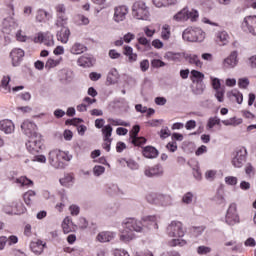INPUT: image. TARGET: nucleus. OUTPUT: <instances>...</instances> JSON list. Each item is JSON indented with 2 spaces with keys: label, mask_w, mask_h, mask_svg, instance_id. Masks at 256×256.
Returning a JSON list of instances; mask_svg holds the SVG:
<instances>
[{
  "label": "nucleus",
  "mask_w": 256,
  "mask_h": 256,
  "mask_svg": "<svg viewBox=\"0 0 256 256\" xmlns=\"http://www.w3.org/2000/svg\"><path fill=\"white\" fill-rule=\"evenodd\" d=\"M54 9L56 15H59L61 13H67V6H65V4L63 3L56 4Z\"/></svg>",
  "instance_id": "6e6d98bb"
},
{
  "label": "nucleus",
  "mask_w": 256,
  "mask_h": 256,
  "mask_svg": "<svg viewBox=\"0 0 256 256\" xmlns=\"http://www.w3.org/2000/svg\"><path fill=\"white\" fill-rule=\"evenodd\" d=\"M187 230L181 221H172L166 228V234L171 237L172 240L168 242L169 247H185L187 240L182 239L185 237Z\"/></svg>",
  "instance_id": "f03ea898"
},
{
  "label": "nucleus",
  "mask_w": 256,
  "mask_h": 256,
  "mask_svg": "<svg viewBox=\"0 0 256 256\" xmlns=\"http://www.w3.org/2000/svg\"><path fill=\"white\" fill-rule=\"evenodd\" d=\"M16 183L20 185V187H33V182L31 181V179L27 178L26 176L17 178Z\"/></svg>",
  "instance_id": "ea45409f"
},
{
  "label": "nucleus",
  "mask_w": 256,
  "mask_h": 256,
  "mask_svg": "<svg viewBox=\"0 0 256 256\" xmlns=\"http://www.w3.org/2000/svg\"><path fill=\"white\" fill-rule=\"evenodd\" d=\"M237 51H233L230 53V55L225 58L222 62L224 69H235L237 67V64L239 63V59Z\"/></svg>",
  "instance_id": "2eb2a0df"
},
{
  "label": "nucleus",
  "mask_w": 256,
  "mask_h": 256,
  "mask_svg": "<svg viewBox=\"0 0 256 256\" xmlns=\"http://www.w3.org/2000/svg\"><path fill=\"white\" fill-rule=\"evenodd\" d=\"M4 24L12 29H17V27H19V20L16 19L15 15L10 14L4 19Z\"/></svg>",
  "instance_id": "c756f323"
},
{
  "label": "nucleus",
  "mask_w": 256,
  "mask_h": 256,
  "mask_svg": "<svg viewBox=\"0 0 256 256\" xmlns=\"http://www.w3.org/2000/svg\"><path fill=\"white\" fill-rule=\"evenodd\" d=\"M241 29L244 33L256 36V16H246L241 23Z\"/></svg>",
  "instance_id": "6e6552de"
},
{
  "label": "nucleus",
  "mask_w": 256,
  "mask_h": 256,
  "mask_svg": "<svg viewBox=\"0 0 256 256\" xmlns=\"http://www.w3.org/2000/svg\"><path fill=\"white\" fill-rule=\"evenodd\" d=\"M195 201V194L193 192H187L182 196V203L184 205H191Z\"/></svg>",
  "instance_id": "a19ab883"
},
{
  "label": "nucleus",
  "mask_w": 256,
  "mask_h": 256,
  "mask_svg": "<svg viewBox=\"0 0 256 256\" xmlns=\"http://www.w3.org/2000/svg\"><path fill=\"white\" fill-rule=\"evenodd\" d=\"M115 237H117V233L111 231H103L96 236V240H98L99 243H109L113 241Z\"/></svg>",
  "instance_id": "aec40b11"
},
{
  "label": "nucleus",
  "mask_w": 256,
  "mask_h": 256,
  "mask_svg": "<svg viewBox=\"0 0 256 256\" xmlns=\"http://www.w3.org/2000/svg\"><path fill=\"white\" fill-rule=\"evenodd\" d=\"M171 136V130H169V127H164L160 131V137L161 139H167V137Z\"/></svg>",
  "instance_id": "680f3d73"
},
{
  "label": "nucleus",
  "mask_w": 256,
  "mask_h": 256,
  "mask_svg": "<svg viewBox=\"0 0 256 256\" xmlns=\"http://www.w3.org/2000/svg\"><path fill=\"white\" fill-rule=\"evenodd\" d=\"M0 131L5 133V135H11V133H15V124L9 119L1 120Z\"/></svg>",
  "instance_id": "6ab92c4d"
},
{
  "label": "nucleus",
  "mask_w": 256,
  "mask_h": 256,
  "mask_svg": "<svg viewBox=\"0 0 256 256\" xmlns=\"http://www.w3.org/2000/svg\"><path fill=\"white\" fill-rule=\"evenodd\" d=\"M132 16L134 19L149 21L151 17L149 6L143 1H136L132 6Z\"/></svg>",
  "instance_id": "20e7f679"
},
{
  "label": "nucleus",
  "mask_w": 256,
  "mask_h": 256,
  "mask_svg": "<svg viewBox=\"0 0 256 256\" xmlns=\"http://www.w3.org/2000/svg\"><path fill=\"white\" fill-rule=\"evenodd\" d=\"M182 38L189 43H203L205 41V32L201 28H187L184 30Z\"/></svg>",
  "instance_id": "39448f33"
},
{
  "label": "nucleus",
  "mask_w": 256,
  "mask_h": 256,
  "mask_svg": "<svg viewBox=\"0 0 256 256\" xmlns=\"http://www.w3.org/2000/svg\"><path fill=\"white\" fill-rule=\"evenodd\" d=\"M125 163L127 165V167L129 169H131L132 171H137V169H139V163H137L135 160L133 159H129V160H125Z\"/></svg>",
  "instance_id": "603ef678"
},
{
  "label": "nucleus",
  "mask_w": 256,
  "mask_h": 256,
  "mask_svg": "<svg viewBox=\"0 0 256 256\" xmlns=\"http://www.w3.org/2000/svg\"><path fill=\"white\" fill-rule=\"evenodd\" d=\"M93 173L96 177H100V175H103L105 173V167L95 166L93 169Z\"/></svg>",
  "instance_id": "69168bd1"
},
{
  "label": "nucleus",
  "mask_w": 256,
  "mask_h": 256,
  "mask_svg": "<svg viewBox=\"0 0 256 256\" xmlns=\"http://www.w3.org/2000/svg\"><path fill=\"white\" fill-rule=\"evenodd\" d=\"M69 23V16L67 12L56 14L55 27H65Z\"/></svg>",
  "instance_id": "a878e982"
},
{
  "label": "nucleus",
  "mask_w": 256,
  "mask_h": 256,
  "mask_svg": "<svg viewBox=\"0 0 256 256\" xmlns=\"http://www.w3.org/2000/svg\"><path fill=\"white\" fill-rule=\"evenodd\" d=\"M210 79H211V83H212V87H213L214 91L223 89L221 87V80H219V78H215V77L211 76Z\"/></svg>",
  "instance_id": "4d7b16f0"
},
{
  "label": "nucleus",
  "mask_w": 256,
  "mask_h": 256,
  "mask_svg": "<svg viewBox=\"0 0 256 256\" xmlns=\"http://www.w3.org/2000/svg\"><path fill=\"white\" fill-rule=\"evenodd\" d=\"M142 153L146 159H155L159 155V151H157L153 146L144 147Z\"/></svg>",
  "instance_id": "bb28decb"
},
{
  "label": "nucleus",
  "mask_w": 256,
  "mask_h": 256,
  "mask_svg": "<svg viewBox=\"0 0 256 256\" xmlns=\"http://www.w3.org/2000/svg\"><path fill=\"white\" fill-rule=\"evenodd\" d=\"M58 76L62 83H71L73 81V71L69 69L60 70Z\"/></svg>",
  "instance_id": "393cba45"
},
{
  "label": "nucleus",
  "mask_w": 256,
  "mask_h": 256,
  "mask_svg": "<svg viewBox=\"0 0 256 256\" xmlns=\"http://www.w3.org/2000/svg\"><path fill=\"white\" fill-rule=\"evenodd\" d=\"M42 147L43 141L41 140V134L30 137L26 142V149H28L29 153H39Z\"/></svg>",
  "instance_id": "9d476101"
},
{
  "label": "nucleus",
  "mask_w": 256,
  "mask_h": 256,
  "mask_svg": "<svg viewBox=\"0 0 256 256\" xmlns=\"http://www.w3.org/2000/svg\"><path fill=\"white\" fill-rule=\"evenodd\" d=\"M173 20L179 22L189 21V16L187 15V7L180 10L173 16Z\"/></svg>",
  "instance_id": "cd10ccee"
},
{
  "label": "nucleus",
  "mask_w": 256,
  "mask_h": 256,
  "mask_svg": "<svg viewBox=\"0 0 256 256\" xmlns=\"http://www.w3.org/2000/svg\"><path fill=\"white\" fill-rule=\"evenodd\" d=\"M225 221L227 225H237L239 223V214L237 213V204L232 203L226 212Z\"/></svg>",
  "instance_id": "9b49d317"
},
{
  "label": "nucleus",
  "mask_w": 256,
  "mask_h": 256,
  "mask_svg": "<svg viewBox=\"0 0 256 256\" xmlns=\"http://www.w3.org/2000/svg\"><path fill=\"white\" fill-rule=\"evenodd\" d=\"M228 97H230V99H232V101H236V103H238V105H241V103H243V94H241L237 90H233L232 92H230L228 94Z\"/></svg>",
  "instance_id": "e433bc0d"
},
{
  "label": "nucleus",
  "mask_w": 256,
  "mask_h": 256,
  "mask_svg": "<svg viewBox=\"0 0 256 256\" xmlns=\"http://www.w3.org/2000/svg\"><path fill=\"white\" fill-rule=\"evenodd\" d=\"M118 79H119V72L117 71V69L110 70V72L108 73V76H107V83L109 85H115V83H117Z\"/></svg>",
  "instance_id": "2f4dec72"
},
{
  "label": "nucleus",
  "mask_w": 256,
  "mask_h": 256,
  "mask_svg": "<svg viewBox=\"0 0 256 256\" xmlns=\"http://www.w3.org/2000/svg\"><path fill=\"white\" fill-rule=\"evenodd\" d=\"M71 159H73V156L65 151L56 149L49 152L48 161L54 169H63V167H65V163L63 161H70Z\"/></svg>",
  "instance_id": "7ed1b4c3"
},
{
  "label": "nucleus",
  "mask_w": 256,
  "mask_h": 256,
  "mask_svg": "<svg viewBox=\"0 0 256 256\" xmlns=\"http://www.w3.org/2000/svg\"><path fill=\"white\" fill-rule=\"evenodd\" d=\"M58 29L56 33L57 40L63 44L69 43V37H71V30L67 26H56Z\"/></svg>",
  "instance_id": "dca6fc26"
},
{
  "label": "nucleus",
  "mask_w": 256,
  "mask_h": 256,
  "mask_svg": "<svg viewBox=\"0 0 256 256\" xmlns=\"http://www.w3.org/2000/svg\"><path fill=\"white\" fill-rule=\"evenodd\" d=\"M141 130V128L139 127V125H135L131 132H130V138L131 141H133V139L137 138V135H139V131Z\"/></svg>",
  "instance_id": "e2e57ef3"
},
{
  "label": "nucleus",
  "mask_w": 256,
  "mask_h": 256,
  "mask_svg": "<svg viewBox=\"0 0 256 256\" xmlns=\"http://www.w3.org/2000/svg\"><path fill=\"white\" fill-rule=\"evenodd\" d=\"M103 139H113L111 135H113V127L111 125H106L102 129Z\"/></svg>",
  "instance_id": "49530a36"
},
{
  "label": "nucleus",
  "mask_w": 256,
  "mask_h": 256,
  "mask_svg": "<svg viewBox=\"0 0 256 256\" xmlns=\"http://www.w3.org/2000/svg\"><path fill=\"white\" fill-rule=\"evenodd\" d=\"M215 41L220 46L227 45L229 43V34L225 30L218 31L215 33Z\"/></svg>",
  "instance_id": "4be33fe9"
},
{
  "label": "nucleus",
  "mask_w": 256,
  "mask_h": 256,
  "mask_svg": "<svg viewBox=\"0 0 256 256\" xmlns=\"http://www.w3.org/2000/svg\"><path fill=\"white\" fill-rule=\"evenodd\" d=\"M15 37L16 41L19 43H27V41H29V36H27V34H25L21 29L17 30Z\"/></svg>",
  "instance_id": "79ce46f5"
},
{
  "label": "nucleus",
  "mask_w": 256,
  "mask_h": 256,
  "mask_svg": "<svg viewBox=\"0 0 256 256\" xmlns=\"http://www.w3.org/2000/svg\"><path fill=\"white\" fill-rule=\"evenodd\" d=\"M147 201L154 205H161L162 207H169L173 205V197L169 194H149Z\"/></svg>",
  "instance_id": "423d86ee"
},
{
  "label": "nucleus",
  "mask_w": 256,
  "mask_h": 256,
  "mask_svg": "<svg viewBox=\"0 0 256 256\" xmlns=\"http://www.w3.org/2000/svg\"><path fill=\"white\" fill-rule=\"evenodd\" d=\"M71 218L66 217L62 222V229L65 234L71 233Z\"/></svg>",
  "instance_id": "de8ad7c7"
},
{
  "label": "nucleus",
  "mask_w": 256,
  "mask_h": 256,
  "mask_svg": "<svg viewBox=\"0 0 256 256\" xmlns=\"http://www.w3.org/2000/svg\"><path fill=\"white\" fill-rule=\"evenodd\" d=\"M77 63L80 67H93L95 59L89 54H84L78 59Z\"/></svg>",
  "instance_id": "b1692460"
},
{
  "label": "nucleus",
  "mask_w": 256,
  "mask_h": 256,
  "mask_svg": "<svg viewBox=\"0 0 256 256\" xmlns=\"http://www.w3.org/2000/svg\"><path fill=\"white\" fill-rule=\"evenodd\" d=\"M35 43H44L46 47H53L55 45V40L51 32H39L34 38Z\"/></svg>",
  "instance_id": "ddd939ff"
},
{
  "label": "nucleus",
  "mask_w": 256,
  "mask_h": 256,
  "mask_svg": "<svg viewBox=\"0 0 256 256\" xmlns=\"http://www.w3.org/2000/svg\"><path fill=\"white\" fill-rule=\"evenodd\" d=\"M197 253H198V255H207V254L211 253V247L199 246L197 248Z\"/></svg>",
  "instance_id": "bf43d9fd"
},
{
  "label": "nucleus",
  "mask_w": 256,
  "mask_h": 256,
  "mask_svg": "<svg viewBox=\"0 0 256 256\" xmlns=\"http://www.w3.org/2000/svg\"><path fill=\"white\" fill-rule=\"evenodd\" d=\"M11 82V76H3L1 80V87L4 91V93H11V87L9 86V83Z\"/></svg>",
  "instance_id": "58836bf2"
},
{
  "label": "nucleus",
  "mask_w": 256,
  "mask_h": 256,
  "mask_svg": "<svg viewBox=\"0 0 256 256\" xmlns=\"http://www.w3.org/2000/svg\"><path fill=\"white\" fill-rule=\"evenodd\" d=\"M186 61H188L190 65H195V67H203V62H201L199 56H197L196 54L186 55Z\"/></svg>",
  "instance_id": "c85d7f7f"
},
{
  "label": "nucleus",
  "mask_w": 256,
  "mask_h": 256,
  "mask_svg": "<svg viewBox=\"0 0 256 256\" xmlns=\"http://www.w3.org/2000/svg\"><path fill=\"white\" fill-rule=\"evenodd\" d=\"M108 123H110V126L113 125L114 127H117V126H121V127H129V122H125L121 119H113V118H109L108 119Z\"/></svg>",
  "instance_id": "c03bdc74"
},
{
  "label": "nucleus",
  "mask_w": 256,
  "mask_h": 256,
  "mask_svg": "<svg viewBox=\"0 0 256 256\" xmlns=\"http://www.w3.org/2000/svg\"><path fill=\"white\" fill-rule=\"evenodd\" d=\"M224 181H225L226 185H230L231 187H235V185H237L239 179H237V177H235V176H226L224 178Z\"/></svg>",
  "instance_id": "3c124183"
},
{
  "label": "nucleus",
  "mask_w": 256,
  "mask_h": 256,
  "mask_svg": "<svg viewBox=\"0 0 256 256\" xmlns=\"http://www.w3.org/2000/svg\"><path fill=\"white\" fill-rule=\"evenodd\" d=\"M190 74L193 79H197L198 81H203L205 79V74L197 70H192Z\"/></svg>",
  "instance_id": "5fc2aeb1"
},
{
  "label": "nucleus",
  "mask_w": 256,
  "mask_h": 256,
  "mask_svg": "<svg viewBox=\"0 0 256 256\" xmlns=\"http://www.w3.org/2000/svg\"><path fill=\"white\" fill-rule=\"evenodd\" d=\"M187 16L191 21H197V19H199V11L195 9L189 10V8H187Z\"/></svg>",
  "instance_id": "09e8293b"
},
{
  "label": "nucleus",
  "mask_w": 256,
  "mask_h": 256,
  "mask_svg": "<svg viewBox=\"0 0 256 256\" xmlns=\"http://www.w3.org/2000/svg\"><path fill=\"white\" fill-rule=\"evenodd\" d=\"M159 216L149 215L137 218H127L122 222L123 230L120 232V241L130 243L136 238L135 233H147L151 229H159Z\"/></svg>",
  "instance_id": "f257e3e1"
},
{
  "label": "nucleus",
  "mask_w": 256,
  "mask_h": 256,
  "mask_svg": "<svg viewBox=\"0 0 256 256\" xmlns=\"http://www.w3.org/2000/svg\"><path fill=\"white\" fill-rule=\"evenodd\" d=\"M53 19V15L45 9H39L36 12V21L38 23H45V21H49Z\"/></svg>",
  "instance_id": "5701e85b"
},
{
  "label": "nucleus",
  "mask_w": 256,
  "mask_h": 256,
  "mask_svg": "<svg viewBox=\"0 0 256 256\" xmlns=\"http://www.w3.org/2000/svg\"><path fill=\"white\" fill-rule=\"evenodd\" d=\"M61 61H63L62 58L59 59H53L49 58L45 64L46 69H53L54 67H57L61 64Z\"/></svg>",
  "instance_id": "37998d69"
},
{
  "label": "nucleus",
  "mask_w": 256,
  "mask_h": 256,
  "mask_svg": "<svg viewBox=\"0 0 256 256\" xmlns=\"http://www.w3.org/2000/svg\"><path fill=\"white\" fill-rule=\"evenodd\" d=\"M215 97L219 103H223L225 101V88L215 90Z\"/></svg>",
  "instance_id": "8fccbe9b"
},
{
  "label": "nucleus",
  "mask_w": 256,
  "mask_h": 256,
  "mask_svg": "<svg viewBox=\"0 0 256 256\" xmlns=\"http://www.w3.org/2000/svg\"><path fill=\"white\" fill-rule=\"evenodd\" d=\"M203 231H205V227L203 226L193 227L191 229V233L194 237H199V235L203 234Z\"/></svg>",
  "instance_id": "13d9d810"
},
{
  "label": "nucleus",
  "mask_w": 256,
  "mask_h": 256,
  "mask_svg": "<svg viewBox=\"0 0 256 256\" xmlns=\"http://www.w3.org/2000/svg\"><path fill=\"white\" fill-rule=\"evenodd\" d=\"M45 247H47V243L43 242L42 240H36L30 243V249L35 255H41Z\"/></svg>",
  "instance_id": "412c9836"
},
{
  "label": "nucleus",
  "mask_w": 256,
  "mask_h": 256,
  "mask_svg": "<svg viewBox=\"0 0 256 256\" xmlns=\"http://www.w3.org/2000/svg\"><path fill=\"white\" fill-rule=\"evenodd\" d=\"M36 193L33 190H29L24 194V201L26 205H33L35 199H36Z\"/></svg>",
  "instance_id": "c9c22d12"
},
{
  "label": "nucleus",
  "mask_w": 256,
  "mask_h": 256,
  "mask_svg": "<svg viewBox=\"0 0 256 256\" xmlns=\"http://www.w3.org/2000/svg\"><path fill=\"white\" fill-rule=\"evenodd\" d=\"M215 125H221V119L217 116L210 117L206 124L207 131H213V127H215Z\"/></svg>",
  "instance_id": "72a5a7b5"
},
{
  "label": "nucleus",
  "mask_w": 256,
  "mask_h": 256,
  "mask_svg": "<svg viewBox=\"0 0 256 256\" xmlns=\"http://www.w3.org/2000/svg\"><path fill=\"white\" fill-rule=\"evenodd\" d=\"M113 255L114 256H131V255H129V252H127V250L118 249V248L113 250Z\"/></svg>",
  "instance_id": "0e129e2a"
},
{
  "label": "nucleus",
  "mask_w": 256,
  "mask_h": 256,
  "mask_svg": "<svg viewBox=\"0 0 256 256\" xmlns=\"http://www.w3.org/2000/svg\"><path fill=\"white\" fill-rule=\"evenodd\" d=\"M74 179L75 178H73V175L66 174L59 180V182L63 187H72Z\"/></svg>",
  "instance_id": "f704fd0d"
},
{
  "label": "nucleus",
  "mask_w": 256,
  "mask_h": 256,
  "mask_svg": "<svg viewBox=\"0 0 256 256\" xmlns=\"http://www.w3.org/2000/svg\"><path fill=\"white\" fill-rule=\"evenodd\" d=\"M163 173H164L163 166L159 164H156L152 167H146L144 169V175L149 178L163 177Z\"/></svg>",
  "instance_id": "f3484780"
},
{
  "label": "nucleus",
  "mask_w": 256,
  "mask_h": 256,
  "mask_svg": "<svg viewBox=\"0 0 256 256\" xmlns=\"http://www.w3.org/2000/svg\"><path fill=\"white\" fill-rule=\"evenodd\" d=\"M161 39H163V41H169V39H171V26L169 24L162 26Z\"/></svg>",
  "instance_id": "473e14b6"
},
{
  "label": "nucleus",
  "mask_w": 256,
  "mask_h": 256,
  "mask_svg": "<svg viewBox=\"0 0 256 256\" xmlns=\"http://www.w3.org/2000/svg\"><path fill=\"white\" fill-rule=\"evenodd\" d=\"M20 128H21L23 135H25L28 138L40 135L39 132H37L38 131L37 124H35V122H33L29 119L24 120L22 122Z\"/></svg>",
  "instance_id": "1a4fd4ad"
},
{
  "label": "nucleus",
  "mask_w": 256,
  "mask_h": 256,
  "mask_svg": "<svg viewBox=\"0 0 256 256\" xmlns=\"http://www.w3.org/2000/svg\"><path fill=\"white\" fill-rule=\"evenodd\" d=\"M165 58L169 59L170 61H179V59H181V54L174 53V52H167L165 54Z\"/></svg>",
  "instance_id": "864d4df0"
},
{
  "label": "nucleus",
  "mask_w": 256,
  "mask_h": 256,
  "mask_svg": "<svg viewBox=\"0 0 256 256\" xmlns=\"http://www.w3.org/2000/svg\"><path fill=\"white\" fill-rule=\"evenodd\" d=\"M214 200L218 205H223L225 203V192L223 189H219L214 197Z\"/></svg>",
  "instance_id": "a18cd8bd"
},
{
  "label": "nucleus",
  "mask_w": 256,
  "mask_h": 256,
  "mask_svg": "<svg viewBox=\"0 0 256 256\" xmlns=\"http://www.w3.org/2000/svg\"><path fill=\"white\" fill-rule=\"evenodd\" d=\"M128 13L129 8L125 5L115 7L113 19L116 23H121V21H125Z\"/></svg>",
  "instance_id": "a211bd4d"
},
{
  "label": "nucleus",
  "mask_w": 256,
  "mask_h": 256,
  "mask_svg": "<svg viewBox=\"0 0 256 256\" xmlns=\"http://www.w3.org/2000/svg\"><path fill=\"white\" fill-rule=\"evenodd\" d=\"M2 211L6 215H21V213H25V207H23L22 203L5 204L2 207Z\"/></svg>",
  "instance_id": "f8f14e48"
},
{
  "label": "nucleus",
  "mask_w": 256,
  "mask_h": 256,
  "mask_svg": "<svg viewBox=\"0 0 256 256\" xmlns=\"http://www.w3.org/2000/svg\"><path fill=\"white\" fill-rule=\"evenodd\" d=\"M216 175H217V171H215V170H208L205 173V177L208 181H213V179H215Z\"/></svg>",
  "instance_id": "338daca9"
},
{
  "label": "nucleus",
  "mask_w": 256,
  "mask_h": 256,
  "mask_svg": "<svg viewBox=\"0 0 256 256\" xmlns=\"http://www.w3.org/2000/svg\"><path fill=\"white\" fill-rule=\"evenodd\" d=\"M10 57L13 67H19L21 61H23V58L25 57V51L21 48H14L10 52Z\"/></svg>",
  "instance_id": "4468645a"
},
{
  "label": "nucleus",
  "mask_w": 256,
  "mask_h": 256,
  "mask_svg": "<svg viewBox=\"0 0 256 256\" xmlns=\"http://www.w3.org/2000/svg\"><path fill=\"white\" fill-rule=\"evenodd\" d=\"M131 143L139 147V145H145V143H147V140L143 137H136L131 140Z\"/></svg>",
  "instance_id": "052dcab7"
},
{
  "label": "nucleus",
  "mask_w": 256,
  "mask_h": 256,
  "mask_svg": "<svg viewBox=\"0 0 256 256\" xmlns=\"http://www.w3.org/2000/svg\"><path fill=\"white\" fill-rule=\"evenodd\" d=\"M222 123L226 127H237L238 125H241V123H243V119L237 118V117H232L227 120H222Z\"/></svg>",
  "instance_id": "7c9ffc66"
},
{
  "label": "nucleus",
  "mask_w": 256,
  "mask_h": 256,
  "mask_svg": "<svg viewBox=\"0 0 256 256\" xmlns=\"http://www.w3.org/2000/svg\"><path fill=\"white\" fill-rule=\"evenodd\" d=\"M247 161V149L245 147H241L236 149L232 154V165L237 169H241L243 165H245Z\"/></svg>",
  "instance_id": "0eeeda50"
},
{
  "label": "nucleus",
  "mask_w": 256,
  "mask_h": 256,
  "mask_svg": "<svg viewBox=\"0 0 256 256\" xmlns=\"http://www.w3.org/2000/svg\"><path fill=\"white\" fill-rule=\"evenodd\" d=\"M72 55H81V53L85 52V46L81 43H74L70 49Z\"/></svg>",
  "instance_id": "4c0bfd02"
},
{
  "label": "nucleus",
  "mask_w": 256,
  "mask_h": 256,
  "mask_svg": "<svg viewBox=\"0 0 256 256\" xmlns=\"http://www.w3.org/2000/svg\"><path fill=\"white\" fill-rule=\"evenodd\" d=\"M161 256H181V253H179V251L177 250H170V251L163 252Z\"/></svg>",
  "instance_id": "774afa93"
}]
</instances>
